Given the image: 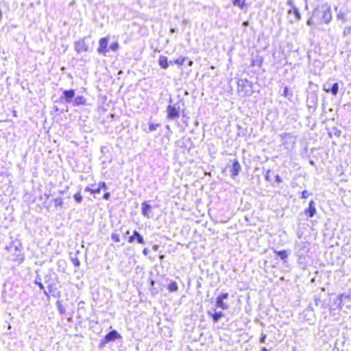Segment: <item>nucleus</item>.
I'll return each mask as SVG.
<instances>
[{"mask_svg": "<svg viewBox=\"0 0 351 351\" xmlns=\"http://www.w3.org/2000/svg\"><path fill=\"white\" fill-rule=\"evenodd\" d=\"M34 283L38 286L40 290H44V285L41 282V278L39 275H37L36 277Z\"/></svg>", "mask_w": 351, "mask_h": 351, "instance_id": "22", "label": "nucleus"}, {"mask_svg": "<svg viewBox=\"0 0 351 351\" xmlns=\"http://www.w3.org/2000/svg\"><path fill=\"white\" fill-rule=\"evenodd\" d=\"M167 289L170 292H176L178 289V285L174 281H171L167 286Z\"/></svg>", "mask_w": 351, "mask_h": 351, "instance_id": "17", "label": "nucleus"}, {"mask_svg": "<svg viewBox=\"0 0 351 351\" xmlns=\"http://www.w3.org/2000/svg\"><path fill=\"white\" fill-rule=\"evenodd\" d=\"M208 315L212 317L213 320L215 323H217L221 318L224 317V314L221 311H215L214 313H211L208 311Z\"/></svg>", "mask_w": 351, "mask_h": 351, "instance_id": "12", "label": "nucleus"}, {"mask_svg": "<svg viewBox=\"0 0 351 351\" xmlns=\"http://www.w3.org/2000/svg\"><path fill=\"white\" fill-rule=\"evenodd\" d=\"M142 252L144 256H147L149 253V250L147 248H144Z\"/></svg>", "mask_w": 351, "mask_h": 351, "instance_id": "43", "label": "nucleus"}, {"mask_svg": "<svg viewBox=\"0 0 351 351\" xmlns=\"http://www.w3.org/2000/svg\"><path fill=\"white\" fill-rule=\"evenodd\" d=\"M166 128H167V129H168V130H169V129H170L169 125H167L166 126Z\"/></svg>", "mask_w": 351, "mask_h": 351, "instance_id": "53", "label": "nucleus"}, {"mask_svg": "<svg viewBox=\"0 0 351 351\" xmlns=\"http://www.w3.org/2000/svg\"><path fill=\"white\" fill-rule=\"evenodd\" d=\"M243 25H244V26L247 25V21L243 22Z\"/></svg>", "mask_w": 351, "mask_h": 351, "instance_id": "50", "label": "nucleus"}, {"mask_svg": "<svg viewBox=\"0 0 351 351\" xmlns=\"http://www.w3.org/2000/svg\"><path fill=\"white\" fill-rule=\"evenodd\" d=\"M47 289L49 293H53L56 289V285L49 284L47 287Z\"/></svg>", "mask_w": 351, "mask_h": 351, "instance_id": "33", "label": "nucleus"}, {"mask_svg": "<svg viewBox=\"0 0 351 351\" xmlns=\"http://www.w3.org/2000/svg\"><path fill=\"white\" fill-rule=\"evenodd\" d=\"M130 234V231H129V230H128V231L125 232V236H127V234Z\"/></svg>", "mask_w": 351, "mask_h": 351, "instance_id": "51", "label": "nucleus"}, {"mask_svg": "<svg viewBox=\"0 0 351 351\" xmlns=\"http://www.w3.org/2000/svg\"><path fill=\"white\" fill-rule=\"evenodd\" d=\"M241 169V167L238 160L234 159L232 162V166L231 169V177L232 179H234L236 176H238L240 171Z\"/></svg>", "mask_w": 351, "mask_h": 351, "instance_id": "8", "label": "nucleus"}, {"mask_svg": "<svg viewBox=\"0 0 351 351\" xmlns=\"http://www.w3.org/2000/svg\"><path fill=\"white\" fill-rule=\"evenodd\" d=\"M5 250L12 254V261L21 264L25 261V256L23 253L22 243L19 239L12 241L5 247Z\"/></svg>", "mask_w": 351, "mask_h": 351, "instance_id": "2", "label": "nucleus"}, {"mask_svg": "<svg viewBox=\"0 0 351 351\" xmlns=\"http://www.w3.org/2000/svg\"><path fill=\"white\" fill-rule=\"evenodd\" d=\"M135 240H136V239H135V237H134V232H133V234H132V236L129 237V238H128V242H129L130 243H134V241H135Z\"/></svg>", "mask_w": 351, "mask_h": 351, "instance_id": "35", "label": "nucleus"}, {"mask_svg": "<svg viewBox=\"0 0 351 351\" xmlns=\"http://www.w3.org/2000/svg\"><path fill=\"white\" fill-rule=\"evenodd\" d=\"M345 300H348L349 301L351 300V293H342V294L339 295L338 297H337V300H339L338 304L339 305H341V303Z\"/></svg>", "mask_w": 351, "mask_h": 351, "instance_id": "14", "label": "nucleus"}, {"mask_svg": "<svg viewBox=\"0 0 351 351\" xmlns=\"http://www.w3.org/2000/svg\"><path fill=\"white\" fill-rule=\"evenodd\" d=\"M152 206L147 202H144L141 204L142 215L147 218L150 217L149 213L152 211Z\"/></svg>", "mask_w": 351, "mask_h": 351, "instance_id": "10", "label": "nucleus"}, {"mask_svg": "<svg viewBox=\"0 0 351 351\" xmlns=\"http://www.w3.org/2000/svg\"><path fill=\"white\" fill-rule=\"evenodd\" d=\"M169 64H172V61L168 62L167 57L160 56L158 60V64L163 69H167Z\"/></svg>", "mask_w": 351, "mask_h": 351, "instance_id": "11", "label": "nucleus"}, {"mask_svg": "<svg viewBox=\"0 0 351 351\" xmlns=\"http://www.w3.org/2000/svg\"><path fill=\"white\" fill-rule=\"evenodd\" d=\"M176 32V29L175 28H171L170 29V32L171 33H174Z\"/></svg>", "mask_w": 351, "mask_h": 351, "instance_id": "47", "label": "nucleus"}, {"mask_svg": "<svg viewBox=\"0 0 351 351\" xmlns=\"http://www.w3.org/2000/svg\"><path fill=\"white\" fill-rule=\"evenodd\" d=\"M287 4L291 5L293 7V14L295 16L296 19L297 20H300L301 15H300V14L299 12L298 9L296 7L293 5L292 1L291 0H289L288 2H287Z\"/></svg>", "mask_w": 351, "mask_h": 351, "instance_id": "16", "label": "nucleus"}, {"mask_svg": "<svg viewBox=\"0 0 351 351\" xmlns=\"http://www.w3.org/2000/svg\"><path fill=\"white\" fill-rule=\"evenodd\" d=\"M97 188L100 189V191H101V190H106L107 189V186H106L105 182H99Z\"/></svg>", "mask_w": 351, "mask_h": 351, "instance_id": "32", "label": "nucleus"}, {"mask_svg": "<svg viewBox=\"0 0 351 351\" xmlns=\"http://www.w3.org/2000/svg\"><path fill=\"white\" fill-rule=\"evenodd\" d=\"M192 64H193V62H192V61H190V62H189V66H191V65H192Z\"/></svg>", "mask_w": 351, "mask_h": 351, "instance_id": "52", "label": "nucleus"}, {"mask_svg": "<svg viewBox=\"0 0 351 351\" xmlns=\"http://www.w3.org/2000/svg\"><path fill=\"white\" fill-rule=\"evenodd\" d=\"M338 86H339L338 83L336 82L332 84L331 88H338Z\"/></svg>", "mask_w": 351, "mask_h": 351, "instance_id": "46", "label": "nucleus"}, {"mask_svg": "<svg viewBox=\"0 0 351 351\" xmlns=\"http://www.w3.org/2000/svg\"><path fill=\"white\" fill-rule=\"evenodd\" d=\"M228 293H223L216 298L215 306L222 310H228L229 304L224 302L225 300L228 298Z\"/></svg>", "mask_w": 351, "mask_h": 351, "instance_id": "4", "label": "nucleus"}, {"mask_svg": "<svg viewBox=\"0 0 351 351\" xmlns=\"http://www.w3.org/2000/svg\"><path fill=\"white\" fill-rule=\"evenodd\" d=\"M75 49L77 53L87 51L88 46L85 42V38L80 39L75 43Z\"/></svg>", "mask_w": 351, "mask_h": 351, "instance_id": "6", "label": "nucleus"}, {"mask_svg": "<svg viewBox=\"0 0 351 351\" xmlns=\"http://www.w3.org/2000/svg\"><path fill=\"white\" fill-rule=\"evenodd\" d=\"M86 99L82 96H77L75 98L74 103L75 105L84 104Z\"/></svg>", "mask_w": 351, "mask_h": 351, "instance_id": "21", "label": "nucleus"}, {"mask_svg": "<svg viewBox=\"0 0 351 351\" xmlns=\"http://www.w3.org/2000/svg\"><path fill=\"white\" fill-rule=\"evenodd\" d=\"M262 351H269V350L264 347L262 348Z\"/></svg>", "mask_w": 351, "mask_h": 351, "instance_id": "49", "label": "nucleus"}, {"mask_svg": "<svg viewBox=\"0 0 351 351\" xmlns=\"http://www.w3.org/2000/svg\"><path fill=\"white\" fill-rule=\"evenodd\" d=\"M54 205L56 207H62L63 200L60 197H58L53 199Z\"/></svg>", "mask_w": 351, "mask_h": 351, "instance_id": "23", "label": "nucleus"}, {"mask_svg": "<svg viewBox=\"0 0 351 351\" xmlns=\"http://www.w3.org/2000/svg\"><path fill=\"white\" fill-rule=\"evenodd\" d=\"M58 311L62 315L65 313V309L60 304L58 305Z\"/></svg>", "mask_w": 351, "mask_h": 351, "instance_id": "39", "label": "nucleus"}, {"mask_svg": "<svg viewBox=\"0 0 351 351\" xmlns=\"http://www.w3.org/2000/svg\"><path fill=\"white\" fill-rule=\"evenodd\" d=\"M108 43V38L107 37L101 38L99 40V46L97 49V52L101 54L106 55L108 52L107 47Z\"/></svg>", "mask_w": 351, "mask_h": 351, "instance_id": "7", "label": "nucleus"}, {"mask_svg": "<svg viewBox=\"0 0 351 351\" xmlns=\"http://www.w3.org/2000/svg\"><path fill=\"white\" fill-rule=\"evenodd\" d=\"M316 213L315 203L313 200H311L308 203V207L304 210L305 215L309 217H313Z\"/></svg>", "mask_w": 351, "mask_h": 351, "instance_id": "9", "label": "nucleus"}, {"mask_svg": "<svg viewBox=\"0 0 351 351\" xmlns=\"http://www.w3.org/2000/svg\"><path fill=\"white\" fill-rule=\"evenodd\" d=\"M43 293H44V294H45L46 296H47L48 298L49 297V291H47L45 289H44V290H43Z\"/></svg>", "mask_w": 351, "mask_h": 351, "instance_id": "45", "label": "nucleus"}, {"mask_svg": "<svg viewBox=\"0 0 351 351\" xmlns=\"http://www.w3.org/2000/svg\"><path fill=\"white\" fill-rule=\"evenodd\" d=\"M119 43L117 42L113 43L110 45V49L116 51L119 49Z\"/></svg>", "mask_w": 351, "mask_h": 351, "instance_id": "31", "label": "nucleus"}, {"mask_svg": "<svg viewBox=\"0 0 351 351\" xmlns=\"http://www.w3.org/2000/svg\"><path fill=\"white\" fill-rule=\"evenodd\" d=\"M337 17H338V18L343 17V14H341V13L338 14H337Z\"/></svg>", "mask_w": 351, "mask_h": 351, "instance_id": "48", "label": "nucleus"}, {"mask_svg": "<svg viewBox=\"0 0 351 351\" xmlns=\"http://www.w3.org/2000/svg\"><path fill=\"white\" fill-rule=\"evenodd\" d=\"M233 5H237L241 9L247 6L245 3V0H234L233 1Z\"/></svg>", "mask_w": 351, "mask_h": 351, "instance_id": "19", "label": "nucleus"}, {"mask_svg": "<svg viewBox=\"0 0 351 351\" xmlns=\"http://www.w3.org/2000/svg\"><path fill=\"white\" fill-rule=\"evenodd\" d=\"M167 119L177 120L180 117V107L176 105H169L167 108Z\"/></svg>", "mask_w": 351, "mask_h": 351, "instance_id": "5", "label": "nucleus"}, {"mask_svg": "<svg viewBox=\"0 0 351 351\" xmlns=\"http://www.w3.org/2000/svg\"><path fill=\"white\" fill-rule=\"evenodd\" d=\"M85 191H89L91 193H100L101 191L100 189L96 188V189H90L88 186H87L85 189Z\"/></svg>", "mask_w": 351, "mask_h": 351, "instance_id": "29", "label": "nucleus"}, {"mask_svg": "<svg viewBox=\"0 0 351 351\" xmlns=\"http://www.w3.org/2000/svg\"><path fill=\"white\" fill-rule=\"evenodd\" d=\"M275 180H276V182H278V183H280V182H282V179H281V178H280V176L279 175H276V176H275Z\"/></svg>", "mask_w": 351, "mask_h": 351, "instance_id": "41", "label": "nucleus"}, {"mask_svg": "<svg viewBox=\"0 0 351 351\" xmlns=\"http://www.w3.org/2000/svg\"><path fill=\"white\" fill-rule=\"evenodd\" d=\"M73 197H74L75 202L77 203H78V204L81 203L82 201V199H83V197H82V195L80 194V193H75Z\"/></svg>", "mask_w": 351, "mask_h": 351, "instance_id": "28", "label": "nucleus"}, {"mask_svg": "<svg viewBox=\"0 0 351 351\" xmlns=\"http://www.w3.org/2000/svg\"><path fill=\"white\" fill-rule=\"evenodd\" d=\"M269 172H270V170H268L267 172V174L265 176V180H267V181L269 180Z\"/></svg>", "mask_w": 351, "mask_h": 351, "instance_id": "44", "label": "nucleus"}, {"mask_svg": "<svg viewBox=\"0 0 351 351\" xmlns=\"http://www.w3.org/2000/svg\"><path fill=\"white\" fill-rule=\"evenodd\" d=\"M310 194L308 193L307 191L304 190L302 192V194H301V197L303 198V199H306L308 197Z\"/></svg>", "mask_w": 351, "mask_h": 351, "instance_id": "34", "label": "nucleus"}, {"mask_svg": "<svg viewBox=\"0 0 351 351\" xmlns=\"http://www.w3.org/2000/svg\"><path fill=\"white\" fill-rule=\"evenodd\" d=\"M324 90L328 92L330 91L333 95H337L339 89H324Z\"/></svg>", "mask_w": 351, "mask_h": 351, "instance_id": "37", "label": "nucleus"}, {"mask_svg": "<svg viewBox=\"0 0 351 351\" xmlns=\"http://www.w3.org/2000/svg\"><path fill=\"white\" fill-rule=\"evenodd\" d=\"M334 134L337 136H339L341 135V131L340 130H338L337 128H334Z\"/></svg>", "mask_w": 351, "mask_h": 351, "instance_id": "38", "label": "nucleus"}, {"mask_svg": "<svg viewBox=\"0 0 351 351\" xmlns=\"http://www.w3.org/2000/svg\"><path fill=\"white\" fill-rule=\"evenodd\" d=\"M160 126V124L150 123L149 124V131L147 132H152L157 130Z\"/></svg>", "mask_w": 351, "mask_h": 351, "instance_id": "26", "label": "nucleus"}, {"mask_svg": "<svg viewBox=\"0 0 351 351\" xmlns=\"http://www.w3.org/2000/svg\"><path fill=\"white\" fill-rule=\"evenodd\" d=\"M71 261L75 267H79L80 265V261L77 257L71 258Z\"/></svg>", "mask_w": 351, "mask_h": 351, "instance_id": "30", "label": "nucleus"}, {"mask_svg": "<svg viewBox=\"0 0 351 351\" xmlns=\"http://www.w3.org/2000/svg\"><path fill=\"white\" fill-rule=\"evenodd\" d=\"M314 17H316L318 24H328L332 19L330 5L326 3L317 5L314 10Z\"/></svg>", "mask_w": 351, "mask_h": 351, "instance_id": "1", "label": "nucleus"}, {"mask_svg": "<svg viewBox=\"0 0 351 351\" xmlns=\"http://www.w3.org/2000/svg\"><path fill=\"white\" fill-rule=\"evenodd\" d=\"M121 338L122 337L116 330H112L106 334L103 339H101L99 347L100 348H103L107 343Z\"/></svg>", "mask_w": 351, "mask_h": 351, "instance_id": "3", "label": "nucleus"}, {"mask_svg": "<svg viewBox=\"0 0 351 351\" xmlns=\"http://www.w3.org/2000/svg\"><path fill=\"white\" fill-rule=\"evenodd\" d=\"M289 89H283L282 93H281L282 95H284L285 97L288 96V92Z\"/></svg>", "mask_w": 351, "mask_h": 351, "instance_id": "42", "label": "nucleus"}, {"mask_svg": "<svg viewBox=\"0 0 351 351\" xmlns=\"http://www.w3.org/2000/svg\"><path fill=\"white\" fill-rule=\"evenodd\" d=\"M267 337V335L264 333H261V337H260V343H264L265 339Z\"/></svg>", "mask_w": 351, "mask_h": 351, "instance_id": "36", "label": "nucleus"}, {"mask_svg": "<svg viewBox=\"0 0 351 351\" xmlns=\"http://www.w3.org/2000/svg\"><path fill=\"white\" fill-rule=\"evenodd\" d=\"M317 23L316 17H314V12L313 13L312 16L307 21V25L312 26L315 25Z\"/></svg>", "mask_w": 351, "mask_h": 351, "instance_id": "24", "label": "nucleus"}, {"mask_svg": "<svg viewBox=\"0 0 351 351\" xmlns=\"http://www.w3.org/2000/svg\"><path fill=\"white\" fill-rule=\"evenodd\" d=\"M274 253L276 254L281 260H285L287 258V254L285 250H280V251H274Z\"/></svg>", "mask_w": 351, "mask_h": 351, "instance_id": "20", "label": "nucleus"}, {"mask_svg": "<svg viewBox=\"0 0 351 351\" xmlns=\"http://www.w3.org/2000/svg\"><path fill=\"white\" fill-rule=\"evenodd\" d=\"M185 60H186L185 57L180 56L179 58L176 59L173 62H172V63H174V64H178V65H182L184 63Z\"/></svg>", "mask_w": 351, "mask_h": 351, "instance_id": "25", "label": "nucleus"}, {"mask_svg": "<svg viewBox=\"0 0 351 351\" xmlns=\"http://www.w3.org/2000/svg\"><path fill=\"white\" fill-rule=\"evenodd\" d=\"M64 97L66 102H71L73 97L75 95V92L73 89L65 90L63 92Z\"/></svg>", "mask_w": 351, "mask_h": 351, "instance_id": "13", "label": "nucleus"}, {"mask_svg": "<svg viewBox=\"0 0 351 351\" xmlns=\"http://www.w3.org/2000/svg\"><path fill=\"white\" fill-rule=\"evenodd\" d=\"M110 193L109 192L105 193L103 195V198L106 200L110 198Z\"/></svg>", "mask_w": 351, "mask_h": 351, "instance_id": "40", "label": "nucleus"}, {"mask_svg": "<svg viewBox=\"0 0 351 351\" xmlns=\"http://www.w3.org/2000/svg\"><path fill=\"white\" fill-rule=\"evenodd\" d=\"M134 237L138 243L143 244L145 243L143 237L136 230H134Z\"/></svg>", "mask_w": 351, "mask_h": 351, "instance_id": "18", "label": "nucleus"}, {"mask_svg": "<svg viewBox=\"0 0 351 351\" xmlns=\"http://www.w3.org/2000/svg\"><path fill=\"white\" fill-rule=\"evenodd\" d=\"M285 136H289V134H285Z\"/></svg>", "mask_w": 351, "mask_h": 351, "instance_id": "54", "label": "nucleus"}, {"mask_svg": "<svg viewBox=\"0 0 351 351\" xmlns=\"http://www.w3.org/2000/svg\"><path fill=\"white\" fill-rule=\"evenodd\" d=\"M263 57L257 56L254 59L252 60L251 65L252 66L261 67L263 63Z\"/></svg>", "mask_w": 351, "mask_h": 351, "instance_id": "15", "label": "nucleus"}, {"mask_svg": "<svg viewBox=\"0 0 351 351\" xmlns=\"http://www.w3.org/2000/svg\"><path fill=\"white\" fill-rule=\"evenodd\" d=\"M111 239L117 243L120 242V237L119 234L115 232L112 233L111 234Z\"/></svg>", "mask_w": 351, "mask_h": 351, "instance_id": "27", "label": "nucleus"}]
</instances>
